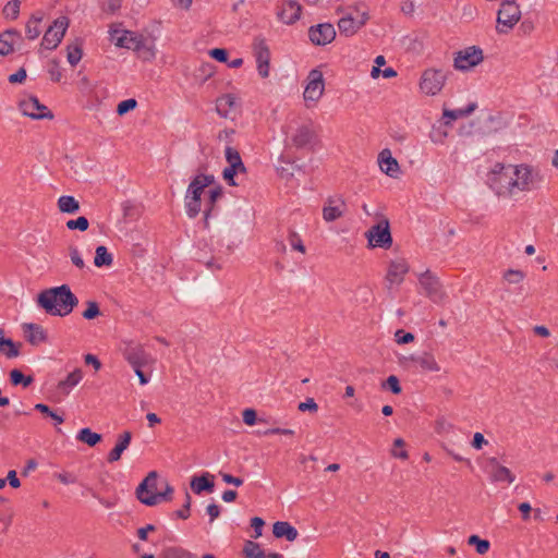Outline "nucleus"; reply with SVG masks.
<instances>
[{
    "label": "nucleus",
    "instance_id": "37",
    "mask_svg": "<svg viewBox=\"0 0 558 558\" xmlns=\"http://www.w3.org/2000/svg\"><path fill=\"white\" fill-rule=\"evenodd\" d=\"M475 104H470L465 109H444L442 117L445 119H448L445 123L450 124L451 121L457 120L459 118L468 117L471 114L475 109Z\"/></svg>",
    "mask_w": 558,
    "mask_h": 558
},
{
    "label": "nucleus",
    "instance_id": "41",
    "mask_svg": "<svg viewBox=\"0 0 558 558\" xmlns=\"http://www.w3.org/2000/svg\"><path fill=\"white\" fill-rule=\"evenodd\" d=\"M43 21V14H34L26 24V36L28 39H36L40 35L39 25Z\"/></svg>",
    "mask_w": 558,
    "mask_h": 558
},
{
    "label": "nucleus",
    "instance_id": "50",
    "mask_svg": "<svg viewBox=\"0 0 558 558\" xmlns=\"http://www.w3.org/2000/svg\"><path fill=\"white\" fill-rule=\"evenodd\" d=\"M404 446H405V442L402 438L395 439L393 448L391 449V454L395 458L407 460L409 456H408V451L403 449Z\"/></svg>",
    "mask_w": 558,
    "mask_h": 558
},
{
    "label": "nucleus",
    "instance_id": "61",
    "mask_svg": "<svg viewBox=\"0 0 558 558\" xmlns=\"http://www.w3.org/2000/svg\"><path fill=\"white\" fill-rule=\"evenodd\" d=\"M298 409L301 412H305V411L316 412L318 410V405L314 401L313 398H308V399H306V401L299 403Z\"/></svg>",
    "mask_w": 558,
    "mask_h": 558
},
{
    "label": "nucleus",
    "instance_id": "12",
    "mask_svg": "<svg viewBox=\"0 0 558 558\" xmlns=\"http://www.w3.org/2000/svg\"><path fill=\"white\" fill-rule=\"evenodd\" d=\"M325 90V82L322 71L314 69L310 71L307 76V84L305 86L303 98L306 102V106L310 107V102L316 104Z\"/></svg>",
    "mask_w": 558,
    "mask_h": 558
},
{
    "label": "nucleus",
    "instance_id": "9",
    "mask_svg": "<svg viewBox=\"0 0 558 558\" xmlns=\"http://www.w3.org/2000/svg\"><path fill=\"white\" fill-rule=\"evenodd\" d=\"M225 157L228 162V167L223 169L222 178L229 185L236 186L238 183L234 181V177L238 174H245L246 167L242 161L240 153L231 146L226 147Z\"/></svg>",
    "mask_w": 558,
    "mask_h": 558
},
{
    "label": "nucleus",
    "instance_id": "4",
    "mask_svg": "<svg viewBox=\"0 0 558 558\" xmlns=\"http://www.w3.org/2000/svg\"><path fill=\"white\" fill-rule=\"evenodd\" d=\"M448 73L442 69L428 68L422 72L418 87L426 96L440 94L446 85Z\"/></svg>",
    "mask_w": 558,
    "mask_h": 558
},
{
    "label": "nucleus",
    "instance_id": "39",
    "mask_svg": "<svg viewBox=\"0 0 558 558\" xmlns=\"http://www.w3.org/2000/svg\"><path fill=\"white\" fill-rule=\"evenodd\" d=\"M113 262L112 255L107 247L99 245L96 247L94 264L96 267L110 266Z\"/></svg>",
    "mask_w": 558,
    "mask_h": 558
},
{
    "label": "nucleus",
    "instance_id": "60",
    "mask_svg": "<svg viewBox=\"0 0 558 558\" xmlns=\"http://www.w3.org/2000/svg\"><path fill=\"white\" fill-rule=\"evenodd\" d=\"M448 133L441 129L433 130L429 134V138L433 143L442 144Z\"/></svg>",
    "mask_w": 558,
    "mask_h": 558
},
{
    "label": "nucleus",
    "instance_id": "53",
    "mask_svg": "<svg viewBox=\"0 0 558 558\" xmlns=\"http://www.w3.org/2000/svg\"><path fill=\"white\" fill-rule=\"evenodd\" d=\"M136 107H137L136 99L130 98V99L123 100V101L118 104V106H117V113L119 116H124L125 113H128L129 111L135 109Z\"/></svg>",
    "mask_w": 558,
    "mask_h": 558
},
{
    "label": "nucleus",
    "instance_id": "27",
    "mask_svg": "<svg viewBox=\"0 0 558 558\" xmlns=\"http://www.w3.org/2000/svg\"><path fill=\"white\" fill-rule=\"evenodd\" d=\"M22 40V35L19 31L10 28L0 34V54L8 56L14 50L16 41Z\"/></svg>",
    "mask_w": 558,
    "mask_h": 558
},
{
    "label": "nucleus",
    "instance_id": "3",
    "mask_svg": "<svg viewBox=\"0 0 558 558\" xmlns=\"http://www.w3.org/2000/svg\"><path fill=\"white\" fill-rule=\"evenodd\" d=\"M215 183L213 174H196L190 182L184 202L185 210L190 218H195L202 210V195L206 187Z\"/></svg>",
    "mask_w": 558,
    "mask_h": 558
},
{
    "label": "nucleus",
    "instance_id": "54",
    "mask_svg": "<svg viewBox=\"0 0 558 558\" xmlns=\"http://www.w3.org/2000/svg\"><path fill=\"white\" fill-rule=\"evenodd\" d=\"M69 256L74 266H76L80 269H83L85 267V263H84V260L81 256V253L76 246H74V245L69 246Z\"/></svg>",
    "mask_w": 558,
    "mask_h": 558
},
{
    "label": "nucleus",
    "instance_id": "5",
    "mask_svg": "<svg viewBox=\"0 0 558 558\" xmlns=\"http://www.w3.org/2000/svg\"><path fill=\"white\" fill-rule=\"evenodd\" d=\"M365 238L367 239L368 247L390 248L392 245V236L389 220L383 218L378 223L372 226L365 232Z\"/></svg>",
    "mask_w": 558,
    "mask_h": 558
},
{
    "label": "nucleus",
    "instance_id": "59",
    "mask_svg": "<svg viewBox=\"0 0 558 558\" xmlns=\"http://www.w3.org/2000/svg\"><path fill=\"white\" fill-rule=\"evenodd\" d=\"M192 498L189 493L185 494V502L183 505V508L177 511V515L180 519H187L190 517V509H191Z\"/></svg>",
    "mask_w": 558,
    "mask_h": 558
},
{
    "label": "nucleus",
    "instance_id": "47",
    "mask_svg": "<svg viewBox=\"0 0 558 558\" xmlns=\"http://www.w3.org/2000/svg\"><path fill=\"white\" fill-rule=\"evenodd\" d=\"M35 410L52 418L56 422V424H62L64 422L62 415H59L57 412L52 411L48 405L44 403L35 404Z\"/></svg>",
    "mask_w": 558,
    "mask_h": 558
},
{
    "label": "nucleus",
    "instance_id": "35",
    "mask_svg": "<svg viewBox=\"0 0 558 558\" xmlns=\"http://www.w3.org/2000/svg\"><path fill=\"white\" fill-rule=\"evenodd\" d=\"M82 56V44L78 40L66 46V59L72 66H75L81 61Z\"/></svg>",
    "mask_w": 558,
    "mask_h": 558
},
{
    "label": "nucleus",
    "instance_id": "23",
    "mask_svg": "<svg viewBox=\"0 0 558 558\" xmlns=\"http://www.w3.org/2000/svg\"><path fill=\"white\" fill-rule=\"evenodd\" d=\"M378 165L380 170L390 178H398L400 166L392 157L390 149L385 148L378 154Z\"/></svg>",
    "mask_w": 558,
    "mask_h": 558
},
{
    "label": "nucleus",
    "instance_id": "43",
    "mask_svg": "<svg viewBox=\"0 0 558 558\" xmlns=\"http://www.w3.org/2000/svg\"><path fill=\"white\" fill-rule=\"evenodd\" d=\"M468 544L471 546H474L476 549V553L480 555H485L490 548L489 541L483 539L477 535H471L468 538Z\"/></svg>",
    "mask_w": 558,
    "mask_h": 558
},
{
    "label": "nucleus",
    "instance_id": "29",
    "mask_svg": "<svg viewBox=\"0 0 558 558\" xmlns=\"http://www.w3.org/2000/svg\"><path fill=\"white\" fill-rule=\"evenodd\" d=\"M191 489L199 495L203 492L211 493L214 490V475L210 473H204L201 476H194L190 483Z\"/></svg>",
    "mask_w": 558,
    "mask_h": 558
},
{
    "label": "nucleus",
    "instance_id": "55",
    "mask_svg": "<svg viewBox=\"0 0 558 558\" xmlns=\"http://www.w3.org/2000/svg\"><path fill=\"white\" fill-rule=\"evenodd\" d=\"M383 388H388L391 390L392 393L399 395L401 392V386L399 383V379L395 375H390L386 381L383 383Z\"/></svg>",
    "mask_w": 558,
    "mask_h": 558
},
{
    "label": "nucleus",
    "instance_id": "63",
    "mask_svg": "<svg viewBox=\"0 0 558 558\" xmlns=\"http://www.w3.org/2000/svg\"><path fill=\"white\" fill-rule=\"evenodd\" d=\"M264 524H265L264 520L259 517H254L251 520V526L254 529V532H255L254 537L255 538L262 536Z\"/></svg>",
    "mask_w": 558,
    "mask_h": 558
},
{
    "label": "nucleus",
    "instance_id": "19",
    "mask_svg": "<svg viewBox=\"0 0 558 558\" xmlns=\"http://www.w3.org/2000/svg\"><path fill=\"white\" fill-rule=\"evenodd\" d=\"M347 210V204L342 196H329L323 206V219L332 222L340 219Z\"/></svg>",
    "mask_w": 558,
    "mask_h": 558
},
{
    "label": "nucleus",
    "instance_id": "6",
    "mask_svg": "<svg viewBox=\"0 0 558 558\" xmlns=\"http://www.w3.org/2000/svg\"><path fill=\"white\" fill-rule=\"evenodd\" d=\"M418 284L423 294L432 302L439 304L446 299V292L439 278L430 270H425L418 275Z\"/></svg>",
    "mask_w": 558,
    "mask_h": 558
},
{
    "label": "nucleus",
    "instance_id": "32",
    "mask_svg": "<svg viewBox=\"0 0 558 558\" xmlns=\"http://www.w3.org/2000/svg\"><path fill=\"white\" fill-rule=\"evenodd\" d=\"M223 195V189L220 185H217L209 190L208 201H207V208L204 211V227H209V217L215 209V205L218 199H220Z\"/></svg>",
    "mask_w": 558,
    "mask_h": 558
},
{
    "label": "nucleus",
    "instance_id": "25",
    "mask_svg": "<svg viewBox=\"0 0 558 558\" xmlns=\"http://www.w3.org/2000/svg\"><path fill=\"white\" fill-rule=\"evenodd\" d=\"M24 337L32 345H39L47 341L46 330L37 324L25 323L22 325Z\"/></svg>",
    "mask_w": 558,
    "mask_h": 558
},
{
    "label": "nucleus",
    "instance_id": "2",
    "mask_svg": "<svg viewBox=\"0 0 558 558\" xmlns=\"http://www.w3.org/2000/svg\"><path fill=\"white\" fill-rule=\"evenodd\" d=\"M37 302L48 314L66 316L77 306L78 299L68 284H62L40 292Z\"/></svg>",
    "mask_w": 558,
    "mask_h": 558
},
{
    "label": "nucleus",
    "instance_id": "52",
    "mask_svg": "<svg viewBox=\"0 0 558 558\" xmlns=\"http://www.w3.org/2000/svg\"><path fill=\"white\" fill-rule=\"evenodd\" d=\"M86 305L87 308L82 314L85 319L90 320L100 315L99 305L96 301H87Z\"/></svg>",
    "mask_w": 558,
    "mask_h": 558
},
{
    "label": "nucleus",
    "instance_id": "57",
    "mask_svg": "<svg viewBox=\"0 0 558 558\" xmlns=\"http://www.w3.org/2000/svg\"><path fill=\"white\" fill-rule=\"evenodd\" d=\"M48 73L53 82H60L62 80V71L57 60L50 61Z\"/></svg>",
    "mask_w": 558,
    "mask_h": 558
},
{
    "label": "nucleus",
    "instance_id": "1",
    "mask_svg": "<svg viewBox=\"0 0 558 558\" xmlns=\"http://www.w3.org/2000/svg\"><path fill=\"white\" fill-rule=\"evenodd\" d=\"M487 183L499 198L514 199L539 189L543 175L539 169L527 163H497L488 173Z\"/></svg>",
    "mask_w": 558,
    "mask_h": 558
},
{
    "label": "nucleus",
    "instance_id": "40",
    "mask_svg": "<svg viewBox=\"0 0 558 558\" xmlns=\"http://www.w3.org/2000/svg\"><path fill=\"white\" fill-rule=\"evenodd\" d=\"M76 438L81 442L87 444L88 446L93 447L101 440V435L93 432L88 427H85L78 432Z\"/></svg>",
    "mask_w": 558,
    "mask_h": 558
},
{
    "label": "nucleus",
    "instance_id": "38",
    "mask_svg": "<svg viewBox=\"0 0 558 558\" xmlns=\"http://www.w3.org/2000/svg\"><path fill=\"white\" fill-rule=\"evenodd\" d=\"M2 333L3 331L0 330V352L9 359L19 356L17 345L11 339L4 338Z\"/></svg>",
    "mask_w": 558,
    "mask_h": 558
},
{
    "label": "nucleus",
    "instance_id": "51",
    "mask_svg": "<svg viewBox=\"0 0 558 558\" xmlns=\"http://www.w3.org/2000/svg\"><path fill=\"white\" fill-rule=\"evenodd\" d=\"M89 222L87 218L81 216L76 219H71L66 221V228L70 230H80L86 231L88 229Z\"/></svg>",
    "mask_w": 558,
    "mask_h": 558
},
{
    "label": "nucleus",
    "instance_id": "24",
    "mask_svg": "<svg viewBox=\"0 0 558 558\" xmlns=\"http://www.w3.org/2000/svg\"><path fill=\"white\" fill-rule=\"evenodd\" d=\"M302 7L295 0H286L278 11V17L286 24H293L301 16Z\"/></svg>",
    "mask_w": 558,
    "mask_h": 558
},
{
    "label": "nucleus",
    "instance_id": "58",
    "mask_svg": "<svg viewBox=\"0 0 558 558\" xmlns=\"http://www.w3.org/2000/svg\"><path fill=\"white\" fill-rule=\"evenodd\" d=\"M395 340L398 344H407L414 341V335L405 332L403 329H398L395 332Z\"/></svg>",
    "mask_w": 558,
    "mask_h": 558
},
{
    "label": "nucleus",
    "instance_id": "8",
    "mask_svg": "<svg viewBox=\"0 0 558 558\" xmlns=\"http://www.w3.org/2000/svg\"><path fill=\"white\" fill-rule=\"evenodd\" d=\"M158 477V473L151 471L137 486L136 497L142 504L146 506H156L159 504Z\"/></svg>",
    "mask_w": 558,
    "mask_h": 558
},
{
    "label": "nucleus",
    "instance_id": "17",
    "mask_svg": "<svg viewBox=\"0 0 558 558\" xmlns=\"http://www.w3.org/2000/svg\"><path fill=\"white\" fill-rule=\"evenodd\" d=\"M19 106L22 113L32 119L40 120L53 118V113L34 96L21 100Z\"/></svg>",
    "mask_w": 558,
    "mask_h": 558
},
{
    "label": "nucleus",
    "instance_id": "49",
    "mask_svg": "<svg viewBox=\"0 0 558 558\" xmlns=\"http://www.w3.org/2000/svg\"><path fill=\"white\" fill-rule=\"evenodd\" d=\"M10 379L13 385L22 384L24 387L29 386L33 383V377H25L19 369H12L10 372Z\"/></svg>",
    "mask_w": 558,
    "mask_h": 558
},
{
    "label": "nucleus",
    "instance_id": "42",
    "mask_svg": "<svg viewBox=\"0 0 558 558\" xmlns=\"http://www.w3.org/2000/svg\"><path fill=\"white\" fill-rule=\"evenodd\" d=\"M243 554L248 558H264L265 551L260 548L258 543L246 541L243 547Z\"/></svg>",
    "mask_w": 558,
    "mask_h": 558
},
{
    "label": "nucleus",
    "instance_id": "20",
    "mask_svg": "<svg viewBox=\"0 0 558 558\" xmlns=\"http://www.w3.org/2000/svg\"><path fill=\"white\" fill-rule=\"evenodd\" d=\"M369 15L367 12H362L357 19L352 15H345L338 21V28L340 35L351 37L355 35L368 21Z\"/></svg>",
    "mask_w": 558,
    "mask_h": 558
},
{
    "label": "nucleus",
    "instance_id": "18",
    "mask_svg": "<svg viewBox=\"0 0 558 558\" xmlns=\"http://www.w3.org/2000/svg\"><path fill=\"white\" fill-rule=\"evenodd\" d=\"M308 38L315 46H326L336 38V29L331 23H320L308 28Z\"/></svg>",
    "mask_w": 558,
    "mask_h": 558
},
{
    "label": "nucleus",
    "instance_id": "44",
    "mask_svg": "<svg viewBox=\"0 0 558 558\" xmlns=\"http://www.w3.org/2000/svg\"><path fill=\"white\" fill-rule=\"evenodd\" d=\"M502 279L509 284H519L525 279V272L520 269H508L502 274Z\"/></svg>",
    "mask_w": 558,
    "mask_h": 558
},
{
    "label": "nucleus",
    "instance_id": "11",
    "mask_svg": "<svg viewBox=\"0 0 558 558\" xmlns=\"http://www.w3.org/2000/svg\"><path fill=\"white\" fill-rule=\"evenodd\" d=\"M291 145L298 149L307 148L313 150L319 144V137L312 123L299 125L290 136Z\"/></svg>",
    "mask_w": 558,
    "mask_h": 558
},
{
    "label": "nucleus",
    "instance_id": "14",
    "mask_svg": "<svg viewBox=\"0 0 558 558\" xmlns=\"http://www.w3.org/2000/svg\"><path fill=\"white\" fill-rule=\"evenodd\" d=\"M123 357L133 368H142L149 362V354L145 351L143 344L134 341H125L121 349Z\"/></svg>",
    "mask_w": 558,
    "mask_h": 558
},
{
    "label": "nucleus",
    "instance_id": "15",
    "mask_svg": "<svg viewBox=\"0 0 558 558\" xmlns=\"http://www.w3.org/2000/svg\"><path fill=\"white\" fill-rule=\"evenodd\" d=\"M253 53L260 77L267 78L270 72V50L264 38L257 37L253 41Z\"/></svg>",
    "mask_w": 558,
    "mask_h": 558
},
{
    "label": "nucleus",
    "instance_id": "13",
    "mask_svg": "<svg viewBox=\"0 0 558 558\" xmlns=\"http://www.w3.org/2000/svg\"><path fill=\"white\" fill-rule=\"evenodd\" d=\"M68 27L69 19L66 16L58 17L46 31L41 46L48 50L56 49L61 43Z\"/></svg>",
    "mask_w": 558,
    "mask_h": 558
},
{
    "label": "nucleus",
    "instance_id": "26",
    "mask_svg": "<svg viewBox=\"0 0 558 558\" xmlns=\"http://www.w3.org/2000/svg\"><path fill=\"white\" fill-rule=\"evenodd\" d=\"M489 465L492 466L490 470V478L494 482H502L511 484L514 482L515 476L512 474V472L501 465L496 458H490L488 460Z\"/></svg>",
    "mask_w": 558,
    "mask_h": 558
},
{
    "label": "nucleus",
    "instance_id": "10",
    "mask_svg": "<svg viewBox=\"0 0 558 558\" xmlns=\"http://www.w3.org/2000/svg\"><path fill=\"white\" fill-rule=\"evenodd\" d=\"M483 60V50L477 46H470L454 53L453 68L458 71H469Z\"/></svg>",
    "mask_w": 558,
    "mask_h": 558
},
{
    "label": "nucleus",
    "instance_id": "45",
    "mask_svg": "<svg viewBox=\"0 0 558 558\" xmlns=\"http://www.w3.org/2000/svg\"><path fill=\"white\" fill-rule=\"evenodd\" d=\"M356 301L361 304H368L374 301L373 289L369 286H361L356 291Z\"/></svg>",
    "mask_w": 558,
    "mask_h": 558
},
{
    "label": "nucleus",
    "instance_id": "21",
    "mask_svg": "<svg viewBox=\"0 0 558 558\" xmlns=\"http://www.w3.org/2000/svg\"><path fill=\"white\" fill-rule=\"evenodd\" d=\"M240 108V102L233 94H225L217 98L216 110L225 119L234 120Z\"/></svg>",
    "mask_w": 558,
    "mask_h": 558
},
{
    "label": "nucleus",
    "instance_id": "33",
    "mask_svg": "<svg viewBox=\"0 0 558 558\" xmlns=\"http://www.w3.org/2000/svg\"><path fill=\"white\" fill-rule=\"evenodd\" d=\"M424 371L440 372L441 367L436 361L435 356L429 352H424L422 355L412 357Z\"/></svg>",
    "mask_w": 558,
    "mask_h": 558
},
{
    "label": "nucleus",
    "instance_id": "22",
    "mask_svg": "<svg viewBox=\"0 0 558 558\" xmlns=\"http://www.w3.org/2000/svg\"><path fill=\"white\" fill-rule=\"evenodd\" d=\"M143 37L144 35L131 31H114L111 33V39L114 41L116 46L133 51L138 48Z\"/></svg>",
    "mask_w": 558,
    "mask_h": 558
},
{
    "label": "nucleus",
    "instance_id": "34",
    "mask_svg": "<svg viewBox=\"0 0 558 558\" xmlns=\"http://www.w3.org/2000/svg\"><path fill=\"white\" fill-rule=\"evenodd\" d=\"M58 208L61 213L75 214L80 209V203L73 196L63 195L58 199Z\"/></svg>",
    "mask_w": 558,
    "mask_h": 558
},
{
    "label": "nucleus",
    "instance_id": "64",
    "mask_svg": "<svg viewBox=\"0 0 558 558\" xmlns=\"http://www.w3.org/2000/svg\"><path fill=\"white\" fill-rule=\"evenodd\" d=\"M26 70L24 68H21L16 73L11 74L8 80L11 84H16L24 82L26 80Z\"/></svg>",
    "mask_w": 558,
    "mask_h": 558
},
{
    "label": "nucleus",
    "instance_id": "56",
    "mask_svg": "<svg viewBox=\"0 0 558 558\" xmlns=\"http://www.w3.org/2000/svg\"><path fill=\"white\" fill-rule=\"evenodd\" d=\"M243 422L248 425L253 426L256 422H264L263 418H257V413L254 409H245L242 412Z\"/></svg>",
    "mask_w": 558,
    "mask_h": 558
},
{
    "label": "nucleus",
    "instance_id": "46",
    "mask_svg": "<svg viewBox=\"0 0 558 558\" xmlns=\"http://www.w3.org/2000/svg\"><path fill=\"white\" fill-rule=\"evenodd\" d=\"M288 242L293 250L305 254V245L303 244L301 236L294 230L289 231Z\"/></svg>",
    "mask_w": 558,
    "mask_h": 558
},
{
    "label": "nucleus",
    "instance_id": "30",
    "mask_svg": "<svg viewBox=\"0 0 558 558\" xmlns=\"http://www.w3.org/2000/svg\"><path fill=\"white\" fill-rule=\"evenodd\" d=\"M135 52L143 61H151L156 57L155 39L150 36H144Z\"/></svg>",
    "mask_w": 558,
    "mask_h": 558
},
{
    "label": "nucleus",
    "instance_id": "62",
    "mask_svg": "<svg viewBox=\"0 0 558 558\" xmlns=\"http://www.w3.org/2000/svg\"><path fill=\"white\" fill-rule=\"evenodd\" d=\"M209 56L219 62H226L228 60V52L222 48L211 49Z\"/></svg>",
    "mask_w": 558,
    "mask_h": 558
},
{
    "label": "nucleus",
    "instance_id": "16",
    "mask_svg": "<svg viewBox=\"0 0 558 558\" xmlns=\"http://www.w3.org/2000/svg\"><path fill=\"white\" fill-rule=\"evenodd\" d=\"M409 270L410 266L404 258L399 257L390 260L385 276L387 289L390 290L393 286H400Z\"/></svg>",
    "mask_w": 558,
    "mask_h": 558
},
{
    "label": "nucleus",
    "instance_id": "36",
    "mask_svg": "<svg viewBox=\"0 0 558 558\" xmlns=\"http://www.w3.org/2000/svg\"><path fill=\"white\" fill-rule=\"evenodd\" d=\"M83 378V373L80 368L74 369L70 373L65 379L61 380L58 385L59 389L63 390L65 393L69 392L70 388L75 387Z\"/></svg>",
    "mask_w": 558,
    "mask_h": 558
},
{
    "label": "nucleus",
    "instance_id": "48",
    "mask_svg": "<svg viewBox=\"0 0 558 558\" xmlns=\"http://www.w3.org/2000/svg\"><path fill=\"white\" fill-rule=\"evenodd\" d=\"M20 4L19 0L9 1L3 8V15L7 19L15 20L20 13Z\"/></svg>",
    "mask_w": 558,
    "mask_h": 558
},
{
    "label": "nucleus",
    "instance_id": "28",
    "mask_svg": "<svg viewBox=\"0 0 558 558\" xmlns=\"http://www.w3.org/2000/svg\"><path fill=\"white\" fill-rule=\"evenodd\" d=\"M132 434L129 430L121 433L118 436V441L114 448L108 453L107 461L109 463L117 462L121 459L123 451L130 446Z\"/></svg>",
    "mask_w": 558,
    "mask_h": 558
},
{
    "label": "nucleus",
    "instance_id": "31",
    "mask_svg": "<svg viewBox=\"0 0 558 558\" xmlns=\"http://www.w3.org/2000/svg\"><path fill=\"white\" fill-rule=\"evenodd\" d=\"M272 533L277 538L286 537L289 542L295 541L299 535L298 530L284 521H277L272 525Z\"/></svg>",
    "mask_w": 558,
    "mask_h": 558
},
{
    "label": "nucleus",
    "instance_id": "7",
    "mask_svg": "<svg viewBox=\"0 0 558 558\" xmlns=\"http://www.w3.org/2000/svg\"><path fill=\"white\" fill-rule=\"evenodd\" d=\"M521 11L514 1H505L498 11L496 31L507 34L519 22Z\"/></svg>",
    "mask_w": 558,
    "mask_h": 558
}]
</instances>
